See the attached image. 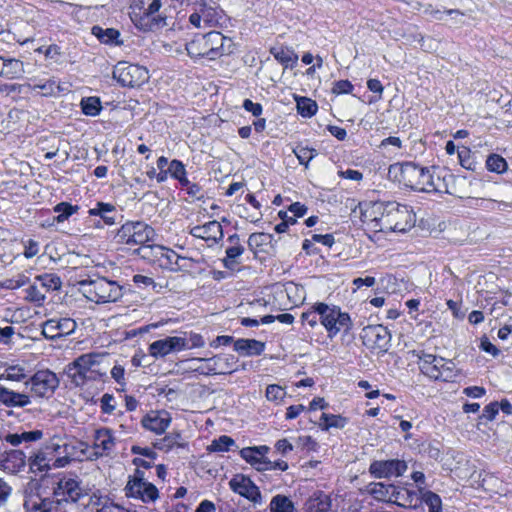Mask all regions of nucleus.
I'll return each instance as SVG.
<instances>
[{"label": "nucleus", "instance_id": "nucleus-1", "mask_svg": "<svg viewBox=\"0 0 512 512\" xmlns=\"http://www.w3.org/2000/svg\"><path fill=\"white\" fill-rule=\"evenodd\" d=\"M39 489L40 483L36 479H31L25 487L24 507L29 512H57L63 503L74 504L87 494L82 482L72 475L58 479L52 498L42 497Z\"/></svg>", "mask_w": 512, "mask_h": 512}, {"label": "nucleus", "instance_id": "nucleus-2", "mask_svg": "<svg viewBox=\"0 0 512 512\" xmlns=\"http://www.w3.org/2000/svg\"><path fill=\"white\" fill-rule=\"evenodd\" d=\"M232 47V40L218 31L196 35L186 44V50L190 57H204L209 60H216L223 55L230 54Z\"/></svg>", "mask_w": 512, "mask_h": 512}, {"label": "nucleus", "instance_id": "nucleus-3", "mask_svg": "<svg viewBox=\"0 0 512 512\" xmlns=\"http://www.w3.org/2000/svg\"><path fill=\"white\" fill-rule=\"evenodd\" d=\"M392 170L399 171V182L403 183L406 187L413 190L431 192H441V186L439 185L440 177H437V182L430 170L424 167H420L414 163H405L400 166H391Z\"/></svg>", "mask_w": 512, "mask_h": 512}, {"label": "nucleus", "instance_id": "nucleus-4", "mask_svg": "<svg viewBox=\"0 0 512 512\" xmlns=\"http://www.w3.org/2000/svg\"><path fill=\"white\" fill-rule=\"evenodd\" d=\"M154 236L155 231L148 224L141 221H128L118 229L115 240L119 244L141 245V248L137 250L138 253L141 257L148 258L149 253L153 251V247L146 245V243L153 240Z\"/></svg>", "mask_w": 512, "mask_h": 512}, {"label": "nucleus", "instance_id": "nucleus-5", "mask_svg": "<svg viewBox=\"0 0 512 512\" xmlns=\"http://www.w3.org/2000/svg\"><path fill=\"white\" fill-rule=\"evenodd\" d=\"M102 358L103 356L98 353L83 354L67 366L66 374L75 386L95 381L105 374L99 368Z\"/></svg>", "mask_w": 512, "mask_h": 512}, {"label": "nucleus", "instance_id": "nucleus-6", "mask_svg": "<svg viewBox=\"0 0 512 512\" xmlns=\"http://www.w3.org/2000/svg\"><path fill=\"white\" fill-rule=\"evenodd\" d=\"M79 286L82 294L95 303L116 302L123 296L122 287L117 282L104 277L82 280Z\"/></svg>", "mask_w": 512, "mask_h": 512}, {"label": "nucleus", "instance_id": "nucleus-7", "mask_svg": "<svg viewBox=\"0 0 512 512\" xmlns=\"http://www.w3.org/2000/svg\"><path fill=\"white\" fill-rule=\"evenodd\" d=\"M419 359L420 371L434 380L454 381L458 376V370L452 360L419 351L417 353Z\"/></svg>", "mask_w": 512, "mask_h": 512}, {"label": "nucleus", "instance_id": "nucleus-8", "mask_svg": "<svg viewBox=\"0 0 512 512\" xmlns=\"http://www.w3.org/2000/svg\"><path fill=\"white\" fill-rule=\"evenodd\" d=\"M320 323L325 327L329 337L336 336L340 331H348L351 327V319L347 313L341 312L337 306H329L325 303H316Z\"/></svg>", "mask_w": 512, "mask_h": 512}, {"label": "nucleus", "instance_id": "nucleus-9", "mask_svg": "<svg viewBox=\"0 0 512 512\" xmlns=\"http://www.w3.org/2000/svg\"><path fill=\"white\" fill-rule=\"evenodd\" d=\"M193 13L189 22L196 28H207L219 24L222 18V9L213 0H191Z\"/></svg>", "mask_w": 512, "mask_h": 512}, {"label": "nucleus", "instance_id": "nucleus-10", "mask_svg": "<svg viewBox=\"0 0 512 512\" xmlns=\"http://www.w3.org/2000/svg\"><path fill=\"white\" fill-rule=\"evenodd\" d=\"M61 455L59 437L54 436L44 446L34 452L28 458V466L31 473H45L54 467V462Z\"/></svg>", "mask_w": 512, "mask_h": 512}, {"label": "nucleus", "instance_id": "nucleus-11", "mask_svg": "<svg viewBox=\"0 0 512 512\" xmlns=\"http://www.w3.org/2000/svg\"><path fill=\"white\" fill-rule=\"evenodd\" d=\"M388 217L385 219L386 232H406L415 223V215L408 206L389 201Z\"/></svg>", "mask_w": 512, "mask_h": 512}, {"label": "nucleus", "instance_id": "nucleus-12", "mask_svg": "<svg viewBox=\"0 0 512 512\" xmlns=\"http://www.w3.org/2000/svg\"><path fill=\"white\" fill-rule=\"evenodd\" d=\"M192 362H204V365L193 368L202 375L231 374L237 370L234 366L237 359L231 354H217L208 358H193Z\"/></svg>", "mask_w": 512, "mask_h": 512}, {"label": "nucleus", "instance_id": "nucleus-13", "mask_svg": "<svg viewBox=\"0 0 512 512\" xmlns=\"http://www.w3.org/2000/svg\"><path fill=\"white\" fill-rule=\"evenodd\" d=\"M113 78L122 86L138 87L148 81L149 73L143 66L122 61L114 67Z\"/></svg>", "mask_w": 512, "mask_h": 512}, {"label": "nucleus", "instance_id": "nucleus-14", "mask_svg": "<svg viewBox=\"0 0 512 512\" xmlns=\"http://www.w3.org/2000/svg\"><path fill=\"white\" fill-rule=\"evenodd\" d=\"M389 201H368L360 204L361 220L374 232L385 233V219Z\"/></svg>", "mask_w": 512, "mask_h": 512}, {"label": "nucleus", "instance_id": "nucleus-15", "mask_svg": "<svg viewBox=\"0 0 512 512\" xmlns=\"http://www.w3.org/2000/svg\"><path fill=\"white\" fill-rule=\"evenodd\" d=\"M127 497L139 499L143 502H154L159 497L158 489L152 483L144 479V473L136 470L135 474L129 478L125 488Z\"/></svg>", "mask_w": 512, "mask_h": 512}, {"label": "nucleus", "instance_id": "nucleus-16", "mask_svg": "<svg viewBox=\"0 0 512 512\" xmlns=\"http://www.w3.org/2000/svg\"><path fill=\"white\" fill-rule=\"evenodd\" d=\"M59 446L61 455L55 459L54 467H65L72 460H82L87 458L90 454V446L88 443L72 439L61 443L59 438Z\"/></svg>", "mask_w": 512, "mask_h": 512}, {"label": "nucleus", "instance_id": "nucleus-17", "mask_svg": "<svg viewBox=\"0 0 512 512\" xmlns=\"http://www.w3.org/2000/svg\"><path fill=\"white\" fill-rule=\"evenodd\" d=\"M31 385V392L41 398L50 397L59 386V379L56 374L50 370H39L25 382Z\"/></svg>", "mask_w": 512, "mask_h": 512}, {"label": "nucleus", "instance_id": "nucleus-18", "mask_svg": "<svg viewBox=\"0 0 512 512\" xmlns=\"http://www.w3.org/2000/svg\"><path fill=\"white\" fill-rule=\"evenodd\" d=\"M361 338L369 349L386 352L390 346L391 334L382 325H369L362 329Z\"/></svg>", "mask_w": 512, "mask_h": 512}, {"label": "nucleus", "instance_id": "nucleus-19", "mask_svg": "<svg viewBox=\"0 0 512 512\" xmlns=\"http://www.w3.org/2000/svg\"><path fill=\"white\" fill-rule=\"evenodd\" d=\"M116 445V439L109 428H100L95 430L93 436V445L90 447L88 459H97L110 455Z\"/></svg>", "mask_w": 512, "mask_h": 512}, {"label": "nucleus", "instance_id": "nucleus-20", "mask_svg": "<svg viewBox=\"0 0 512 512\" xmlns=\"http://www.w3.org/2000/svg\"><path fill=\"white\" fill-rule=\"evenodd\" d=\"M407 468L404 460H375L369 466V473L374 478L399 477L406 472Z\"/></svg>", "mask_w": 512, "mask_h": 512}, {"label": "nucleus", "instance_id": "nucleus-21", "mask_svg": "<svg viewBox=\"0 0 512 512\" xmlns=\"http://www.w3.org/2000/svg\"><path fill=\"white\" fill-rule=\"evenodd\" d=\"M188 341L185 337L170 336L152 342L148 347L149 355L154 358H163L166 355L185 350Z\"/></svg>", "mask_w": 512, "mask_h": 512}, {"label": "nucleus", "instance_id": "nucleus-22", "mask_svg": "<svg viewBox=\"0 0 512 512\" xmlns=\"http://www.w3.org/2000/svg\"><path fill=\"white\" fill-rule=\"evenodd\" d=\"M229 487L233 492L239 494L242 497H245L254 505L263 504L261 492L250 478L241 474L235 475L229 481Z\"/></svg>", "mask_w": 512, "mask_h": 512}, {"label": "nucleus", "instance_id": "nucleus-23", "mask_svg": "<svg viewBox=\"0 0 512 512\" xmlns=\"http://www.w3.org/2000/svg\"><path fill=\"white\" fill-rule=\"evenodd\" d=\"M160 266L171 271L187 270L191 267V259L179 256L175 251L162 246L153 247Z\"/></svg>", "mask_w": 512, "mask_h": 512}, {"label": "nucleus", "instance_id": "nucleus-24", "mask_svg": "<svg viewBox=\"0 0 512 512\" xmlns=\"http://www.w3.org/2000/svg\"><path fill=\"white\" fill-rule=\"evenodd\" d=\"M76 327V322L71 318L49 319L42 325V334L45 338L54 340L70 335Z\"/></svg>", "mask_w": 512, "mask_h": 512}, {"label": "nucleus", "instance_id": "nucleus-25", "mask_svg": "<svg viewBox=\"0 0 512 512\" xmlns=\"http://www.w3.org/2000/svg\"><path fill=\"white\" fill-rule=\"evenodd\" d=\"M26 464V455L21 450H10L0 453V469L9 474H17L23 471Z\"/></svg>", "mask_w": 512, "mask_h": 512}, {"label": "nucleus", "instance_id": "nucleus-26", "mask_svg": "<svg viewBox=\"0 0 512 512\" xmlns=\"http://www.w3.org/2000/svg\"><path fill=\"white\" fill-rule=\"evenodd\" d=\"M189 233L196 238L210 241L211 245L218 243L224 236L221 224L216 221H209L203 225H197L190 229Z\"/></svg>", "mask_w": 512, "mask_h": 512}, {"label": "nucleus", "instance_id": "nucleus-27", "mask_svg": "<svg viewBox=\"0 0 512 512\" xmlns=\"http://www.w3.org/2000/svg\"><path fill=\"white\" fill-rule=\"evenodd\" d=\"M171 417L166 411H151L146 414L142 420V426L156 434H162L168 428Z\"/></svg>", "mask_w": 512, "mask_h": 512}, {"label": "nucleus", "instance_id": "nucleus-28", "mask_svg": "<svg viewBox=\"0 0 512 512\" xmlns=\"http://www.w3.org/2000/svg\"><path fill=\"white\" fill-rule=\"evenodd\" d=\"M0 404L8 408H24L31 404L30 396L0 385Z\"/></svg>", "mask_w": 512, "mask_h": 512}, {"label": "nucleus", "instance_id": "nucleus-29", "mask_svg": "<svg viewBox=\"0 0 512 512\" xmlns=\"http://www.w3.org/2000/svg\"><path fill=\"white\" fill-rule=\"evenodd\" d=\"M88 508L90 512H136L125 509L121 505L113 502L108 496L93 493L90 496Z\"/></svg>", "mask_w": 512, "mask_h": 512}, {"label": "nucleus", "instance_id": "nucleus-30", "mask_svg": "<svg viewBox=\"0 0 512 512\" xmlns=\"http://www.w3.org/2000/svg\"><path fill=\"white\" fill-rule=\"evenodd\" d=\"M397 486L382 482L370 483L367 487L368 493L377 501L392 503Z\"/></svg>", "mask_w": 512, "mask_h": 512}, {"label": "nucleus", "instance_id": "nucleus-31", "mask_svg": "<svg viewBox=\"0 0 512 512\" xmlns=\"http://www.w3.org/2000/svg\"><path fill=\"white\" fill-rule=\"evenodd\" d=\"M419 502V491L417 492L407 488L397 487L392 503L404 508H416Z\"/></svg>", "mask_w": 512, "mask_h": 512}, {"label": "nucleus", "instance_id": "nucleus-32", "mask_svg": "<svg viewBox=\"0 0 512 512\" xmlns=\"http://www.w3.org/2000/svg\"><path fill=\"white\" fill-rule=\"evenodd\" d=\"M227 241L231 246L226 249V257L223 259V263L226 268L231 269L238 264L237 258L243 254L244 247L240 243L238 234L230 235Z\"/></svg>", "mask_w": 512, "mask_h": 512}, {"label": "nucleus", "instance_id": "nucleus-33", "mask_svg": "<svg viewBox=\"0 0 512 512\" xmlns=\"http://www.w3.org/2000/svg\"><path fill=\"white\" fill-rule=\"evenodd\" d=\"M264 348L265 344L255 339H238L234 342V350L246 356L260 355Z\"/></svg>", "mask_w": 512, "mask_h": 512}, {"label": "nucleus", "instance_id": "nucleus-34", "mask_svg": "<svg viewBox=\"0 0 512 512\" xmlns=\"http://www.w3.org/2000/svg\"><path fill=\"white\" fill-rule=\"evenodd\" d=\"M88 213L91 216H99L107 225L116 223V208L111 203L97 202L96 206L91 208Z\"/></svg>", "mask_w": 512, "mask_h": 512}, {"label": "nucleus", "instance_id": "nucleus-35", "mask_svg": "<svg viewBox=\"0 0 512 512\" xmlns=\"http://www.w3.org/2000/svg\"><path fill=\"white\" fill-rule=\"evenodd\" d=\"M43 437L41 430L24 431L22 433L7 434L4 440L12 446H18L22 442H36Z\"/></svg>", "mask_w": 512, "mask_h": 512}, {"label": "nucleus", "instance_id": "nucleus-36", "mask_svg": "<svg viewBox=\"0 0 512 512\" xmlns=\"http://www.w3.org/2000/svg\"><path fill=\"white\" fill-rule=\"evenodd\" d=\"M92 34L95 35L102 43L120 45L122 42L119 40L120 33L114 28L103 29L100 26L92 28Z\"/></svg>", "mask_w": 512, "mask_h": 512}, {"label": "nucleus", "instance_id": "nucleus-37", "mask_svg": "<svg viewBox=\"0 0 512 512\" xmlns=\"http://www.w3.org/2000/svg\"><path fill=\"white\" fill-rule=\"evenodd\" d=\"M270 512H297L292 500L282 494L275 495L269 504Z\"/></svg>", "mask_w": 512, "mask_h": 512}, {"label": "nucleus", "instance_id": "nucleus-38", "mask_svg": "<svg viewBox=\"0 0 512 512\" xmlns=\"http://www.w3.org/2000/svg\"><path fill=\"white\" fill-rule=\"evenodd\" d=\"M182 437L179 433H170L161 439L156 440L153 445L156 449L170 451L174 447H183Z\"/></svg>", "mask_w": 512, "mask_h": 512}, {"label": "nucleus", "instance_id": "nucleus-39", "mask_svg": "<svg viewBox=\"0 0 512 512\" xmlns=\"http://www.w3.org/2000/svg\"><path fill=\"white\" fill-rule=\"evenodd\" d=\"M28 86L32 90H39L40 94L45 97L54 96L62 90L60 84L54 79H48L44 82H35L34 84H28Z\"/></svg>", "mask_w": 512, "mask_h": 512}, {"label": "nucleus", "instance_id": "nucleus-40", "mask_svg": "<svg viewBox=\"0 0 512 512\" xmlns=\"http://www.w3.org/2000/svg\"><path fill=\"white\" fill-rule=\"evenodd\" d=\"M36 283H39L41 288L46 291H55L61 288L62 282L59 276L54 273H45L35 278Z\"/></svg>", "mask_w": 512, "mask_h": 512}, {"label": "nucleus", "instance_id": "nucleus-41", "mask_svg": "<svg viewBox=\"0 0 512 512\" xmlns=\"http://www.w3.org/2000/svg\"><path fill=\"white\" fill-rule=\"evenodd\" d=\"M419 492L420 501L429 507V512H441V498L436 493L422 488H419Z\"/></svg>", "mask_w": 512, "mask_h": 512}, {"label": "nucleus", "instance_id": "nucleus-42", "mask_svg": "<svg viewBox=\"0 0 512 512\" xmlns=\"http://www.w3.org/2000/svg\"><path fill=\"white\" fill-rule=\"evenodd\" d=\"M320 420H321L320 426L323 430H328L332 427L343 428L347 423L346 418H344L340 415L327 414V413H323L321 415Z\"/></svg>", "mask_w": 512, "mask_h": 512}, {"label": "nucleus", "instance_id": "nucleus-43", "mask_svg": "<svg viewBox=\"0 0 512 512\" xmlns=\"http://www.w3.org/2000/svg\"><path fill=\"white\" fill-rule=\"evenodd\" d=\"M82 112L87 116H96L101 111V102L98 97H87L81 100Z\"/></svg>", "mask_w": 512, "mask_h": 512}, {"label": "nucleus", "instance_id": "nucleus-44", "mask_svg": "<svg viewBox=\"0 0 512 512\" xmlns=\"http://www.w3.org/2000/svg\"><path fill=\"white\" fill-rule=\"evenodd\" d=\"M507 166L506 160L498 154H491L487 157L486 168L491 172L504 173L507 170Z\"/></svg>", "mask_w": 512, "mask_h": 512}, {"label": "nucleus", "instance_id": "nucleus-45", "mask_svg": "<svg viewBox=\"0 0 512 512\" xmlns=\"http://www.w3.org/2000/svg\"><path fill=\"white\" fill-rule=\"evenodd\" d=\"M305 512H330V503L327 497L310 498L306 502Z\"/></svg>", "mask_w": 512, "mask_h": 512}, {"label": "nucleus", "instance_id": "nucleus-46", "mask_svg": "<svg viewBox=\"0 0 512 512\" xmlns=\"http://www.w3.org/2000/svg\"><path fill=\"white\" fill-rule=\"evenodd\" d=\"M25 369L21 366H9L0 375V380L22 381L26 378Z\"/></svg>", "mask_w": 512, "mask_h": 512}, {"label": "nucleus", "instance_id": "nucleus-47", "mask_svg": "<svg viewBox=\"0 0 512 512\" xmlns=\"http://www.w3.org/2000/svg\"><path fill=\"white\" fill-rule=\"evenodd\" d=\"M318 106L315 101L309 98H300L297 100L298 113L303 117H311L317 112Z\"/></svg>", "mask_w": 512, "mask_h": 512}, {"label": "nucleus", "instance_id": "nucleus-48", "mask_svg": "<svg viewBox=\"0 0 512 512\" xmlns=\"http://www.w3.org/2000/svg\"><path fill=\"white\" fill-rule=\"evenodd\" d=\"M234 445L235 441L231 437L223 435L218 439L213 440L209 445L208 450L211 452H225L229 451Z\"/></svg>", "mask_w": 512, "mask_h": 512}, {"label": "nucleus", "instance_id": "nucleus-49", "mask_svg": "<svg viewBox=\"0 0 512 512\" xmlns=\"http://www.w3.org/2000/svg\"><path fill=\"white\" fill-rule=\"evenodd\" d=\"M293 152L300 164L308 166V163L317 155V151L307 146L298 145L293 149Z\"/></svg>", "mask_w": 512, "mask_h": 512}, {"label": "nucleus", "instance_id": "nucleus-50", "mask_svg": "<svg viewBox=\"0 0 512 512\" xmlns=\"http://www.w3.org/2000/svg\"><path fill=\"white\" fill-rule=\"evenodd\" d=\"M78 209V206H74L68 202H61L54 207V211L58 213L55 220L59 223L63 222L68 219L69 216L77 212Z\"/></svg>", "mask_w": 512, "mask_h": 512}, {"label": "nucleus", "instance_id": "nucleus-51", "mask_svg": "<svg viewBox=\"0 0 512 512\" xmlns=\"http://www.w3.org/2000/svg\"><path fill=\"white\" fill-rule=\"evenodd\" d=\"M286 396V391L279 385L271 384L266 388V398L269 401L279 403Z\"/></svg>", "mask_w": 512, "mask_h": 512}, {"label": "nucleus", "instance_id": "nucleus-52", "mask_svg": "<svg viewBox=\"0 0 512 512\" xmlns=\"http://www.w3.org/2000/svg\"><path fill=\"white\" fill-rule=\"evenodd\" d=\"M26 292V299L30 302L36 303L38 306L42 305L45 301L46 296L36 283L31 285Z\"/></svg>", "mask_w": 512, "mask_h": 512}, {"label": "nucleus", "instance_id": "nucleus-53", "mask_svg": "<svg viewBox=\"0 0 512 512\" xmlns=\"http://www.w3.org/2000/svg\"><path fill=\"white\" fill-rule=\"evenodd\" d=\"M499 412V403L498 402H491L488 405H486L482 411V414L479 416V424L483 419H486L488 421H492L495 419L496 415Z\"/></svg>", "mask_w": 512, "mask_h": 512}, {"label": "nucleus", "instance_id": "nucleus-54", "mask_svg": "<svg viewBox=\"0 0 512 512\" xmlns=\"http://www.w3.org/2000/svg\"><path fill=\"white\" fill-rule=\"evenodd\" d=\"M301 320L303 323H307L311 328L317 326L319 320V313L316 309V303L307 312L302 313Z\"/></svg>", "mask_w": 512, "mask_h": 512}, {"label": "nucleus", "instance_id": "nucleus-55", "mask_svg": "<svg viewBox=\"0 0 512 512\" xmlns=\"http://www.w3.org/2000/svg\"><path fill=\"white\" fill-rule=\"evenodd\" d=\"M424 12L427 14V15H430L432 16L434 19L436 20H442L443 18V14H447V15H458V16H463L464 14L458 10V9H449V10H446L444 12L438 10V9H434L431 5H428Z\"/></svg>", "mask_w": 512, "mask_h": 512}, {"label": "nucleus", "instance_id": "nucleus-56", "mask_svg": "<svg viewBox=\"0 0 512 512\" xmlns=\"http://www.w3.org/2000/svg\"><path fill=\"white\" fill-rule=\"evenodd\" d=\"M270 235L265 233H252L248 238V246L251 250H255L266 243Z\"/></svg>", "mask_w": 512, "mask_h": 512}, {"label": "nucleus", "instance_id": "nucleus-57", "mask_svg": "<svg viewBox=\"0 0 512 512\" xmlns=\"http://www.w3.org/2000/svg\"><path fill=\"white\" fill-rule=\"evenodd\" d=\"M168 172L175 179L183 178V176L186 174L184 164L181 161L176 160V159L172 160L169 163Z\"/></svg>", "mask_w": 512, "mask_h": 512}, {"label": "nucleus", "instance_id": "nucleus-58", "mask_svg": "<svg viewBox=\"0 0 512 512\" xmlns=\"http://www.w3.org/2000/svg\"><path fill=\"white\" fill-rule=\"evenodd\" d=\"M140 3V9H144V14L147 16L154 15L161 7L160 0H141Z\"/></svg>", "mask_w": 512, "mask_h": 512}, {"label": "nucleus", "instance_id": "nucleus-59", "mask_svg": "<svg viewBox=\"0 0 512 512\" xmlns=\"http://www.w3.org/2000/svg\"><path fill=\"white\" fill-rule=\"evenodd\" d=\"M100 406L103 413L112 414L116 407L113 395L105 393L101 397Z\"/></svg>", "mask_w": 512, "mask_h": 512}, {"label": "nucleus", "instance_id": "nucleus-60", "mask_svg": "<svg viewBox=\"0 0 512 512\" xmlns=\"http://www.w3.org/2000/svg\"><path fill=\"white\" fill-rule=\"evenodd\" d=\"M353 90V85L348 80H339L334 83L332 88V93L339 95V94H346L350 93Z\"/></svg>", "mask_w": 512, "mask_h": 512}, {"label": "nucleus", "instance_id": "nucleus-61", "mask_svg": "<svg viewBox=\"0 0 512 512\" xmlns=\"http://www.w3.org/2000/svg\"><path fill=\"white\" fill-rule=\"evenodd\" d=\"M240 455L244 460H246L248 463H250L253 467L261 459V458H259L257 451H253V448H251V447L243 448L240 451Z\"/></svg>", "mask_w": 512, "mask_h": 512}, {"label": "nucleus", "instance_id": "nucleus-62", "mask_svg": "<svg viewBox=\"0 0 512 512\" xmlns=\"http://www.w3.org/2000/svg\"><path fill=\"white\" fill-rule=\"evenodd\" d=\"M39 252V243L35 240H28L27 244L25 245L24 250V256L26 258H32L37 255Z\"/></svg>", "mask_w": 512, "mask_h": 512}, {"label": "nucleus", "instance_id": "nucleus-63", "mask_svg": "<svg viewBox=\"0 0 512 512\" xmlns=\"http://www.w3.org/2000/svg\"><path fill=\"white\" fill-rule=\"evenodd\" d=\"M125 369L121 365H115L111 370L112 378L121 385L125 384Z\"/></svg>", "mask_w": 512, "mask_h": 512}, {"label": "nucleus", "instance_id": "nucleus-64", "mask_svg": "<svg viewBox=\"0 0 512 512\" xmlns=\"http://www.w3.org/2000/svg\"><path fill=\"white\" fill-rule=\"evenodd\" d=\"M463 393L468 397L480 398L483 395H485L486 390H485V388L480 387V386H470V387L464 388Z\"/></svg>", "mask_w": 512, "mask_h": 512}]
</instances>
